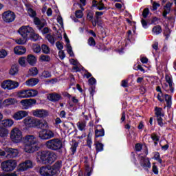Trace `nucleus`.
Instances as JSON below:
<instances>
[{
  "label": "nucleus",
  "mask_w": 176,
  "mask_h": 176,
  "mask_svg": "<svg viewBox=\"0 0 176 176\" xmlns=\"http://www.w3.org/2000/svg\"><path fill=\"white\" fill-rule=\"evenodd\" d=\"M23 151L26 153H34L38 151V144H36V137L34 135H25L23 139Z\"/></svg>",
  "instance_id": "obj_1"
},
{
  "label": "nucleus",
  "mask_w": 176,
  "mask_h": 176,
  "mask_svg": "<svg viewBox=\"0 0 176 176\" xmlns=\"http://www.w3.org/2000/svg\"><path fill=\"white\" fill-rule=\"evenodd\" d=\"M61 168V164L56 162L52 166H41L39 169V173L42 176H53L59 174Z\"/></svg>",
  "instance_id": "obj_2"
},
{
  "label": "nucleus",
  "mask_w": 176,
  "mask_h": 176,
  "mask_svg": "<svg viewBox=\"0 0 176 176\" xmlns=\"http://www.w3.org/2000/svg\"><path fill=\"white\" fill-rule=\"evenodd\" d=\"M1 167L4 173H12L17 167V161L16 160H6L1 162Z\"/></svg>",
  "instance_id": "obj_3"
},
{
  "label": "nucleus",
  "mask_w": 176,
  "mask_h": 176,
  "mask_svg": "<svg viewBox=\"0 0 176 176\" xmlns=\"http://www.w3.org/2000/svg\"><path fill=\"white\" fill-rule=\"evenodd\" d=\"M10 138L14 144H19L23 140V132L18 127H14L11 130Z\"/></svg>",
  "instance_id": "obj_4"
},
{
  "label": "nucleus",
  "mask_w": 176,
  "mask_h": 176,
  "mask_svg": "<svg viewBox=\"0 0 176 176\" xmlns=\"http://www.w3.org/2000/svg\"><path fill=\"white\" fill-rule=\"evenodd\" d=\"M45 146L51 151H60V149L63 148V142L58 138H54L47 141Z\"/></svg>",
  "instance_id": "obj_5"
},
{
  "label": "nucleus",
  "mask_w": 176,
  "mask_h": 176,
  "mask_svg": "<svg viewBox=\"0 0 176 176\" xmlns=\"http://www.w3.org/2000/svg\"><path fill=\"white\" fill-rule=\"evenodd\" d=\"M38 92L36 89H23L21 91H19L17 93V97L18 98H31L34 97H36L38 96Z\"/></svg>",
  "instance_id": "obj_6"
},
{
  "label": "nucleus",
  "mask_w": 176,
  "mask_h": 176,
  "mask_svg": "<svg viewBox=\"0 0 176 176\" xmlns=\"http://www.w3.org/2000/svg\"><path fill=\"white\" fill-rule=\"evenodd\" d=\"M24 27L28 38L29 36V38L32 40V42H36L42 39V37L35 32V30H34L32 27L30 25H24Z\"/></svg>",
  "instance_id": "obj_7"
},
{
  "label": "nucleus",
  "mask_w": 176,
  "mask_h": 176,
  "mask_svg": "<svg viewBox=\"0 0 176 176\" xmlns=\"http://www.w3.org/2000/svg\"><path fill=\"white\" fill-rule=\"evenodd\" d=\"M1 86L4 90H14L20 86V83L12 80H6L1 82Z\"/></svg>",
  "instance_id": "obj_8"
},
{
  "label": "nucleus",
  "mask_w": 176,
  "mask_h": 176,
  "mask_svg": "<svg viewBox=\"0 0 176 176\" xmlns=\"http://www.w3.org/2000/svg\"><path fill=\"white\" fill-rule=\"evenodd\" d=\"M19 34L22 36L23 38H19L16 40V43L18 45H25V43H27L28 41V37L27 36V32H25V26H21L19 30Z\"/></svg>",
  "instance_id": "obj_9"
},
{
  "label": "nucleus",
  "mask_w": 176,
  "mask_h": 176,
  "mask_svg": "<svg viewBox=\"0 0 176 176\" xmlns=\"http://www.w3.org/2000/svg\"><path fill=\"white\" fill-rule=\"evenodd\" d=\"M2 20L4 23H13L16 20V14L10 10L5 11L2 14Z\"/></svg>",
  "instance_id": "obj_10"
},
{
  "label": "nucleus",
  "mask_w": 176,
  "mask_h": 176,
  "mask_svg": "<svg viewBox=\"0 0 176 176\" xmlns=\"http://www.w3.org/2000/svg\"><path fill=\"white\" fill-rule=\"evenodd\" d=\"M38 137L41 140H50L54 137V132L50 129H42L38 132Z\"/></svg>",
  "instance_id": "obj_11"
},
{
  "label": "nucleus",
  "mask_w": 176,
  "mask_h": 176,
  "mask_svg": "<svg viewBox=\"0 0 176 176\" xmlns=\"http://www.w3.org/2000/svg\"><path fill=\"white\" fill-rule=\"evenodd\" d=\"M34 167V163L32 161L28 160L24 161L23 162H21L17 166V171L23 172L27 171V170H30V168H32Z\"/></svg>",
  "instance_id": "obj_12"
},
{
  "label": "nucleus",
  "mask_w": 176,
  "mask_h": 176,
  "mask_svg": "<svg viewBox=\"0 0 176 176\" xmlns=\"http://www.w3.org/2000/svg\"><path fill=\"white\" fill-rule=\"evenodd\" d=\"M20 104L22 109H30L36 104V100L32 98L23 99L21 100Z\"/></svg>",
  "instance_id": "obj_13"
},
{
  "label": "nucleus",
  "mask_w": 176,
  "mask_h": 176,
  "mask_svg": "<svg viewBox=\"0 0 176 176\" xmlns=\"http://www.w3.org/2000/svg\"><path fill=\"white\" fill-rule=\"evenodd\" d=\"M36 120L37 119L34 117L28 116L24 118L22 122L25 127H27L28 129H32L36 127Z\"/></svg>",
  "instance_id": "obj_14"
},
{
  "label": "nucleus",
  "mask_w": 176,
  "mask_h": 176,
  "mask_svg": "<svg viewBox=\"0 0 176 176\" xmlns=\"http://www.w3.org/2000/svg\"><path fill=\"white\" fill-rule=\"evenodd\" d=\"M49 151H38L37 153L36 159L38 162H41L43 164H47V156Z\"/></svg>",
  "instance_id": "obj_15"
},
{
  "label": "nucleus",
  "mask_w": 176,
  "mask_h": 176,
  "mask_svg": "<svg viewBox=\"0 0 176 176\" xmlns=\"http://www.w3.org/2000/svg\"><path fill=\"white\" fill-rule=\"evenodd\" d=\"M7 159H14L19 156V150L17 148H6Z\"/></svg>",
  "instance_id": "obj_16"
},
{
  "label": "nucleus",
  "mask_w": 176,
  "mask_h": 176,
  "mask_svg": "<svg viewBox=\"0 0 176 176\" xmlns=\"http://www.w3.org/2000/svg\"><path fill=\"white\" fill-rule=\"evenodd\" d=\"M32 114L35 118H46L49 116V112L45 109H36L32 111Z\"/></svg>",
  "instance_id": "obj_17"
},
{
  "label": "nucleus",
  "mask_w": 176,
  "mask_h": 176,
  "mask_svg": "<svg viewBox=\"0 0 176 176\" xmlns=\"http://www.w3.org/2000/svg\"><path fill=\"white\" fill-rule=\"evenodd\" d=\"M27 116H28V111L20 110L14 113L12 118L14 119V120H21L24 119V118H27Z\"/></svg>",
  "instance_id": "obj_18"
},
{
  "label": "nucleus",
  "mask_w": 176,
  "mask_h": 176,
  "mask_svg": "<svg viewBox=\"0 0 176 176\" xmlns=\"http://www.w3.org/2000/svg\"><path fill=\"white\" fill-rule=\"evenodd\" d=\"M140 165L143 168H144V170H146V171H148V168H151V167H152L151 161L145 157H140Z\"/></svg>",
  "instance_id": "obj_19"
},
{
  "label": "nucleus",
  "mask_w": 176,
  "mask_h": 176,
  "mask_svg": "<svg viewBox=\"0 0 176 176\" xmlns=\"http://www.w3.org/2000/svg\"><path fill=\"white\" fill-rule=\"evenodd\" d=\"M47 100L49 101H52V102H57V101H60L61 100V95L57 93L49 94L47 96Z\"/></svg>",
  "instance_id": "obj_20"
},
{
  "label": "nucleus",
  "mask_w": 176,
  "mask_h": 176,
  "mask_svg": "<svg viewBox=\"0 0 176 176\" xmlns=\"http://www.w3.org/2000/svg\"><path fill=\"white\" fill-rule=\"evenodd\" d=\"M36 127L38 129H41L42 130L49 129V124L45 120H36Z\"/></svg>",
  "instance_id": "obj_21"
},
{
  "label": "nucleus",
  "mask_w": 176,
  "mask_h": 176,
  "mask_svg": "<svg viewBox=\"0 0 176 176\" xmlns=\"http://www.w3.org/2000/svg\"><path fill=\"white\" fill-rule=\"evenodd\" d=\"M105 135V131L101 125H98L95 130V136L96 138L99 137H104Z\"/></svg>",
  "instance_id": "obj_22"
},
{
  "label": "nucleus",
  "mask_w": 176,
  "mask_h": 176,
  "mask_svg": "<svg viewBox=\"0 0 176 176\" xmlns=\"http://www.w3.org/2000/svg\"><path fill=\"white\" fill-rule=\"evenodd\" d=\"M25 52H27V49L21 45L16 46L14 48V54H17L18 56L25 54Z\"/></svg>",
  "instance_id": "obj_23"
},
{
  "label": "nucleus",
  "mask_w": 176,
  "mask_h": 176,
  "mask_svg": "<svg viewBox=\"0 0 176 176\" xmlns=\"http://www.w3.org/2000/svg\"><path fill=\"white\" fill-rule=\"evenodd\" d=\"M39 83V79L38 78H30L25 81V85L28 86V87H34V86H36Z\"/></svg>",
  "instance_id": "obj_24"
},
{
  "label": "nucleus",
  "mask_w": 176,
  "mask_h": 176,
  "mask_svg": "<svg viewBox=\"0 0 176 176\" xmlns=\"http://www.w3.org/2000/svg\"><path fill=\"white\" fill-rule=\"evenodd\" d=\"M56 157L57 155H56V153H54V152L48 151V155L47 156V164L49 163L50 164H52V163L54 162Z\"/></svg>",
  "instance_id": "obj_25"
},
{
  "label": "nucleus",
  "mask_w": 176,
  "mask_h": 176,
  "mask_svg": "<svg viewBox=\"0 0 176 176\" xmlns=\"http://www.w3.org/2000/svg\"><path fill=\"white\" fill-rule=\"evenodd\" d=\"M172 5L173 4L171 3L168 2L164 7V12L162 13V16H163V17H164V19H167V15L168 14V13H170V10H171Z\"/></svg>",
  "instance_id": "obj_26"
},
{
  "label": "nucleus",
  "mask_w": 176,
  "mask_h": 176,
  "mask_svg": "<svg viewBox=\"0 0 176 176\" xmlns=\"http://www.w3.org/2000/svg\"><path fill=\"white\" fill-rule=\"evenodd\" d=\"M14 104H17V100L14 98H7L3 100L4 107H10V105H14Z\"/></svg>",
  "instance_id": "obj_27"
},
{
  "label": "nucleus",
  "mask_w": 176,
  "mask_h": 176,
  "mask_svg": "<svg viewBox=\"0 0 176 176\" xmlns=\"http://www.w3.org/2000/svg\"><path fill=\"white\" fill-rule=\"evenodd\" d=\"M165 79L166 80V82L169 85L170 93H174V87H173V78L170 75L166 74L165 76Z\"/></svg>",
  "instance_id": "obj_28"
},
{
  "label": "nucleus",
  "mask_w": 176,
  "mask_h": 176,
  "mask_svg": "<svg viewBox=\"0 0 176 176\" xmlns=\"http://www.w3.org/2000/svg\"><path fill=\"white\" fill-rule=\"evenodd\" d=\"M34 23L35 25H37L38 30H42L45 27V21H41L37 17L34 19Z\"/></svg>",
  "instance_id": "obj_29"
},
{
  "label": "nucleus",
  "mask_w": 176,
  "mask_h": 176,
  "mask_svg": "<svg viewBox=\"0 0 176 176\" xmlns=\"http://www.w3.org/2000/svg\"><path fill=\"white\" fill-rule=\"evenodd\" d=\"M26 60L30 65L34 66L36 64V57L32 54L28 55Z\"/></svg>",
  "instance_id": "obj_30"
},
{
  "label": "nucleus",
  "mask_w": 176,
  "mask_h": 176,
  "mask_svg": "<svg viewBox=\"0 0 176 176\" xmlns=\"http://www.w3.org/2000/svg\"><path fill=\"white\" fill-rule=\"evenodd\" d=\"M1 124L3 127H12L14 122L12 119H6L2 121Z\"/></svg>",
  "instance_id": "obj_31"
},
{
  "label": "nucleus",
  "mask_w": 176,
  "mask_h": 176,
  "mask_svg": "<svg viewBox=\"0 0 176 176\" xmlns=\"http://www.w3.org/2000/svg\"><path fill=\"white\" fill-rule=\"evenodd\" d=\"M9 74L12 76H14V75H17V74H19V65H13L10 69Z\"/></svg>",
  "instance_id": "obj_32"
},
{
  "label": "nucleus",
  "mask_w": 176,
  "mask_h": 176,
  "mask_svg": "<svg viewBox=\"0 0 176 176\" xmlns=\"http://www.w3.org/2000/svg\"><path fill=\"white\" fill-rule=\"evenodd\" d=\"M9 135V129L4 128V127H0V137L1 138H6Z\"/></svg>",
  "instance_id": "obj_33"
},
{
  "label": "nucleus",
  "mask_w": 176,
  "mask_h": 176,
  "mask_svg": "<svg viewBox=\"0 0 176 176\" xmlns=\"http://www.w3.org/2000/svg\"><path fill=\"white\" fill-rule=\"evenodd\" d=\"M155 115L157 118H164V111H163V109L160 107L155 108Z\"/></svg>",
  "instance_id": "obj_34"
},
{
  "label": "nucleus",
  "mask_w": 176,
  "mask_h": 176,
  "mask_svg": "<svg viewBox=\"0 0 176 176\" xmlns=\"http://www.w3.org/2000/svg\"><path fill=\"white\" fill-rule=\"evenodd\" d=\"M162 31L163 30H162V27H160V25H156L152 30L153 35H159V34H162Z\"/></svg>",
  "instance_id": "obj_35"
},
{
  "label": "nucleus",
  "mask_w": 176,
  "mask_h": 176,
  "mask_svg": "<svg viewBox=\"0 0 176 176\" xmlns=\"http://www.w3.org/2000/svg\"><path fill=\"white\" fill-rule=\"evenodd\" d=\"M26 8H28V13L30 17H35L36 16V12L30 8V4H25Z\"/></svg>",
  "instance_id": "obj_36"
},
{
  "label": "nucleus",
  "mask_w": 176,
  "mask_h": 176,
  "mask_svg": "<svg viewBox=\"0 0 176 176\" xmlns=\"http://www.w3.org/2000/svg\"><path fill=\"white\" fill-rule=\"evenodd\" d=\"M29 74L31 76H36V75L39 74V71L38 70V68L34 67L29 69Z\"/></svg>",
  "instance_id": "obj_37"
},
{
  "label": "nucleus",
  "mask_w": 176,
  "mask_h": 176,
  "mask_svg": "<svg viewBox=\"0 0 176 176\" xmlns=\"http://www.w3.org/2000/svg\"><path fill=\"white\" fill-rule=\"evenodd\" d=\"M77 126H78V129L80 130V131H83V130L86 129V122L85 121L78 122L77 123Z\"/></svg>",
  "instance_id": "obj_38"
},
{
  "label": "nucleus",
  "mask_w": 176,
  "mask_h": 176,
  "mask_svg": "<svg viewBox=\"0 0 176 176\" xmlns=\"http://www.w3.org/2000/svg\"><path fill=\"white\" fill-rule=\"evenodd\" d=\"M41 50L43 53H44V54H49V53H50V48L49 47V46L46 45L45 44H43L41 45Z\"/></svg>",
  "instance_id": "obj_39"
},
{
  "label": "nucleus",
  "mask_w": 176,
  "mask_h": 176,
  "mask_svg": "<svg viewBox=\"0 0 176 176\" xmlns=\"http://www.w3.org/2000/svg\"><path fill=\"white\" fill-rule=\"evenodd\" d=\"M164 98H165V101L166 102V105L168 107V108H170L171 107V96L170 95H167L166 94L164 96Z\"/></svg>",
  "instance_id": "obj_40"
},
{
  "label": "nucleus",
  "mask_w": 176,
  "mask_h": 176,
  "mask_svg": "<svg viewBox=\"0 0 176 176\" xmlns=\"http://www.w3.org/2000/svg\"><path fill=\"white\" fill-rule=\"evenodd\" d=\"M52 76V74L49 71H44L42 72L41 75L40 76V78H50Z\"/></svg>",
  "instance_id": "obj_41"
},
{
  "label": "nucleus",
  "mask_w": 176,
  "mask_h": 176,
  "mask_svg": "<svg viewBox=\"0 0 176 176\" xmlns=\"http://www.w3.org/2000/svg\"><path fill=\"white\" fill-rule=\"evenodd\" d=\"M25 60H27V58H25V57L24 56L19 58V59L18 60V63L19 65H21V67H25L27 65Z\"/></svg>",
  "instance_id": "obj_42"
},
{
  "label": "nucleus",
  "mask_w": 176,
  "mask_h": 176,
  "mask_svg": "<svg viewBox=\"0 0 176 176\" xmlns=\"http://www.w3.org/2000/svg\"><path fill=\"white\" fill-rule=\"evenodd\" d=\"M96 149L97 152H102V151H104V144L97 142L96 143Z\"/></svg>",
  "instance_id": "obj_43"
},
{
  "label": "nucleus",
  "mask_w": 176,
  "mask_h": 176,
  "mask_svg": "<svg viewBox=\"0 0 176 176\" xmlns=\"http://www.w3.org/2000/svg\"><path fill=\"white\" fill-rule=\"evenodd\" d=\"M66 46H67V52L68 54H69L71 57H74V52L72 51V47H71V44H69V43L66 45Z\"/></svg>",
  "instance_id": "obj_44"
},
{
  "label": "nucleus",
  "mask_w": 176,
  "mask_h": 176,
  "mask_svg": "<svg viewBox=\"0 0 176 176\" xmlns=\"http://www.w3.org/2000/svg\"><path fill=\"white\" fill-rule=\"evenodd\" d=\"M46 38L47 39L48 42L51 43V45H54V43L56 42V39L54 38V36L47 34L46 36Z\"/></svg>",
  "instance_id": "obj_45"
},
{
  "label": "nucleus",
  "mask_w": 176,
  "mask_h": 176,
  "mask_svg": "<svg viewBox=\"0 0 176 176\" xmlns=\"http://www.w3.org/2000/svg\"><path fill=\"white\" fill-rule=\"evenodd\" d=\"M78 148V142H74L70 148L72 155H75V153L76 152V148Z\"/></svg>",
  "instance_id": "obj_46"
},
{
  "label": "nucleus",
  "mask_w": 176,
  "mask_h": 176,
  "mask_svg": "<svg viewBox=\"0 0 176 176\" xmlns=\"http://www.w3.org/2000/svg\"><path fill=\"white\" fill-rule=\"evenodd\" d=\"M40 61L47 62L50 61V56L47 55H41L39 58Z\"/></svg>",
  "instance_id": "obj_47"
},
{
  "label": "nucleus",
  "mask_w": 176,
  "mask_h": 176,
  "mask_svg": "<svg viewBox=\"0 0 176 176\" xmlns=\"http://www.w3.org/2000/svg\"><path fill=\"white\" fill-rule=\"evenodd\" d=\"M8 53L6 50H0V58H5L8 56Z\"/></svg>",
  "instance_id": "obj_48"
},
{
  "label": "nucleus",
  "mask_w": 176,
  "mask_h": 176,
  "mask_svg": "<svg viewBox=\"0 0 176 176\" xmlns=\"http://www.w3.org/2000/svg\"><path fill=\"white\" fill-rule=\"evenodd\" d=\"M75 16L77 19H82L83 17V11L80 10L76 11Z\"/></svg>",
  "instance_id": "obj_49"
},
{
  "label": "nucleus",
  "mask_w": 176,
  "mask_h": 176,
  "mask_svg": "<svg viewBox=\"0 0 176 176\" xmlns=\"http://www.w3.org/2000/svg\"><path fill=\"white\" fill-rule=\"evenodd\" d=\"M33 51L34 53H41V45L36 44L34 45Z\"/></svg>",
  "instance_id": "obj_50"
},
{
  "label": "nucleus",
  "mask_w": 176,
  "mask_h": 176,
  "mask_svg": "<svg viewBox=\"0 0 176 176\" xmlns=\"http://www.w3.org/2000/svg\"><path fill=\"white\" fill-rule=\"evenodd\" d=\"M96 6L98 10H104V9H105V6L102 3V1H99Z\"/></svg>",
  "instance_id": "obj_51"
},
{
  "label": "nucleus",
  "mask_w": 176,
  "mask_h": 176,
  "mask_svg": "<svg viewBox=\"0 0 176 176\" xmlns=\"http://www.w3.org/2000/svg\"><path fill=\"white\" fill-rule=\"evenodd\" d=\"M56 46L58 50H63L64 49V45L60 41L56 43Z\"/></svg>",
  "instance_id": "obj_52"
},
{
  "label": "nucleus",
  "mask_w": 176,
  "mask_h": 176,
  "mask_svg": "<svg viewBox=\"0 0 176 176\" xmlns=\"http://www.w3.org/2000/svg\"><path fill=\"white\" fill-rule=\"evenodd\" d=\"M88 45H89V46H96V41L93 38V37H90L88 39Z\"/></svg>",
  "instance_id": "obj_53"
},
{
  "label": "nucleus",
  "mask_w": 176,
  "mask_h": 176,
  "mask_svg": "<svg viewBox=\"0 0 176 176\" xmlns=\"http://www.w3.org/2000/svg\"><path fill=\"white\" fill-rule=\"evenodd\" d=\"M153 173H154L155 175H157V174H159V169L157 168L155 163H153Z\"/></svg>",
  "instance_id": "obj_54"
},
{
  "label": "nucleus",
  "mask_w": 176,
  "mask_h": 176,
  "mask_svg": "<svg viewBox=\"0 0 176 176\" xmlns=\"http://www.w3.org/2000/svg\"><path fill=\"white\" fill-rule=\"evenodd\" d=\"M151 139L155 142V144H157V142L159 141V136L155 133H153L151 135Z\"/></svg>",
  "instance_id": "obj_55"
},
{
  "label": "nucleus",
  "mask_w": 176,
  "mask_h": 176,
  "mask_svg": "<svg viewBox=\"0 0 176 176\" xmlns=\"http://www.w3.org/2000/svg\"><path fill=\"white\" fill-rule=\"evenodd\" d=\"M96 78H94V77H91V78L89 79L88 80V83L89 85H90L91 86H93V85H96Z\"/></svg>",
  "instance_id": "obj_56"
},
{
  "label": "nucleus",
  "mask_w": 176,
  "mask_h": 176,
  "mask_svg": "<svg viewBox=\"0 0 176 176\" xmlns=\"http://www.w3.org/2000/svg\"><path fill=\"white\" fill-rule=\"evenodd\" d=\"M157 100H159L160 102H163V101H164V96H163V92H160V94H158Z\"/></svg>",
  "instance_id": "obj_57"
},
{
  "label": "nucleus",
  "mask_w": 176,
  "mask_h": 176,
  "mask_svg": "<svg viewBox=\"0 0 176 176\" xmlns=\"http://www.w3.org/2000/svg\"><path fill=\"white\" fill-rule=\"evenodd\" d=\"M148 14H149V8H145L143 10L142 16H143V17L146 18V17H148Z\"/></svg>",
  "instance_id": "obj_58"
},
{
  "label": "nucleus",
  "mask_w": 176,
  "mask_h": 176,
  "mask_svg": "<svg viewBox=\"0 0 176 176\" xmlns=\"http://www.w3.org/2000/svg\"><path fill=\"white\" fill-rule=\"evenodd\" d=\"M58 56L60 60H64V58H65V53H64V51L63 50L58 52Z\"/></svg>",
  "instance_id": "obj_59"
},
{
  "label": "nucleus",
  "mask_w": 176,
  "mask_h": 176,
  "mask_svg": "<svg viewBox=\"0 0 176 176\" xmlns=\"http://www.w3.org/2000/svg\"><path fill=\"white\" fill-rule=\"evenodd\" d=\"M69 63L72 65H76V66L79 65V62H78V60L76 59L72 58L69 60Z\"/></svg>",
  "instance_id": "obj_60"
},
{
  "label": "nucleus",
  "mask_w": 176,
  "mask_h": 176,
  "mask_svg": "<svg viewBox=\"0 0 176 176\" xmlns=\"http://www.w3.org/2000/svg\"><path fill=\"white\" fill-rule=\"evenodd\" d=\"M171 32L170 31V29L166 28L165 31L164 32V35L166 37V39H168V36H170V34Z\"/></svg>",
  "instance_id": "obj_61"
},
{
  "label": "nucleus",
  "mask_w": 176,
  "mask_h": 176,
  "mask_svg": "<svg viewBox=\"0 0 176 176\" xmlns=\"http://www.w3.org/2000/svg\"><path fill=\"white\" fill-rule=\"evenodd\" d=\"M157 8H160V4L156 1H154L153 3V10H157Z\"/></svg>",
  "instance_id": "obj_62"
},
{
  "label": "nucleus",
  "mask_w": 176,
  "mask_h": 176,
  "mask_svg": "<svg viewBox=\"0 0 176 176\" xmlns=\"http://www.w3.org/2000/svg\"><path fill=\"white\" fill-rule=\"evenodd\" d=\"M162 117H157V120L159 126H161V127L163 126V118Z\"/></svg>",
  "instance_id": "obj_63"
},
{
  "label": "nucleus",
  "mask_w": 176,
  "mask_h": 176,
  "mask_svg": "<svg viewBox=\"0 0 176 176\" xmlns=\"http://www.w3.org/2000/svg\"><path fill=\"white\" fill-rule=\"evenodd\" d=\"M57 21L60 24V25H61V27L64 25V22L63 21V17H61L60 16H58Z\"/></svg>",
  "instance_id": "obj_64"
}]
</instances>
